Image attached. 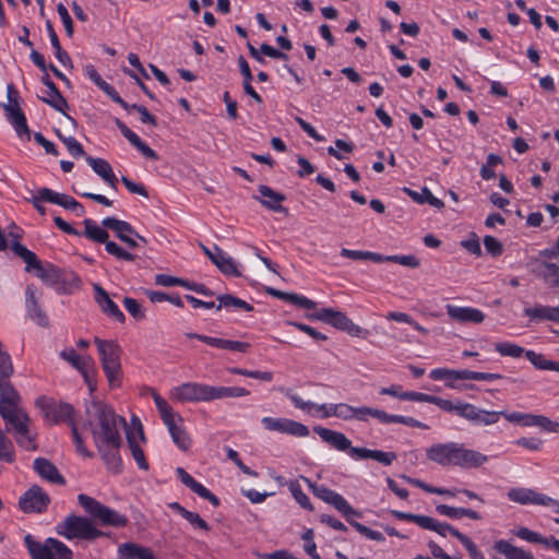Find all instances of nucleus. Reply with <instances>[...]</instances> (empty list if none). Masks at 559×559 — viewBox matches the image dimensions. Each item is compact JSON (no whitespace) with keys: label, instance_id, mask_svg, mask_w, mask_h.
Returning <instances> with one entry per match:
<instances>
[{"label":"nucleus","instance_id":"7ed1b4c3","mask_svg":"<svg viewBox=\"0 0 559 559\" xmlns=\"http://www.w3.org/2000/svg\"><path fill=\"white\" fill-rule=\"evenodd\" d=\"M171 399L178 402H209L213 400L240 397L249 391L238 386H213L197 382H187L171 390Z\"/></svg>","mask_w":559,"mask_h":559},{"label":"nucleus","instance_id":"09e8293b","mask_svg":"<svg viewBox=\"0 0 559 559\" xmlns=\"http://www.w3.org/2000/svg\"><path fill=\"white\" fill-rule=\"evenodd\" d=\"M126 552V557L130 559H154L153 552L150 548L139 546L133 543H127L121 546Z\"/></svg>","mask_w":559,"mask_h":559},{"label":"nucleus","instance_id":"412c9836","mask_svg":"<svg viewBox=\"0 0 559 559\" xmlns=\"http://www.w3.org/2000/svg\"><path fill=\"white\" fill-rule=\"evenodd\" d=\"M102 225L105 228L114 230L116 236L130 248H136L139 246L138 241L131 237L134 236L135 230L128 222L115 217H106L102 221Z\"/></svg>","mask_w":559,"mask_h":559},{"label":"nucleus","instance_id":"69168bd1","mask_svg":"<svg viewBox=\"0 0 559 559\" xmlns=\"http://www.w3.org/2000/svg\"><path fill=\"white\" fill-rule=\"evenodd\" d=\"M105 249L106 251L116 257L117 259L126 260V261H134L135 255L126 251L120 246H118L116 242L107 240L105 242Z\"/></svg>","mask_w":559,"mask_h":559},{"label":"nucleus","instance_id":"4d7b16f0","mask_svg":"<svg viewBox=\"0 0 559 559\" xmlns=\"http://www.w3.org/2000/svg\"><path fill=\"white\" fill-rule=\"evenodd\" d=\"M40 99L55 108L56 110L63 112L68 108L67 99L61 95L60 91H50L47 97H40Z\"/></svg>","mask_w":559,"mask_h":559},{"label":"nucleus","instance_id":"20e7f679","mask_svg":"<svg viewBox=\"0 0 559 559\" xmlns=\"http://www.w3.org/2000/svg\"><path fill=\"white\" fill-rule=\"evenodd\" d=\"M36 406L40 408L44 417L51 424L68 423L71 426L73 441L76 451L86 457H92L93 454L84 445L83 438L73 420V407L68 403H57L46 396H39L36 400Z\"/></svg>","mask_w":559,"mask_h":559},{"label":"nucleus","instance_id":"393cba45","mask_svg":"<svg viewBox=\"0 0 559 559\" xmlns=\"http://www.w3.org/2000/svg\"><path fill=\"white\" fill-rule=\"evenodd\" d=\"M121 441H116L112 444L104 443L100 445H95L104 460L107 468L114 473H120L122 468V461L119 455V449L121 447Z\"/></svg>","mask_w":559,"mask_h":559},{"label":"nucleus","instance_id":"bb28decb","mask_svg":"<svg viewBox=\"0 0 559 559\" xmlns=\"http://www.w3.org/2000/svg\"><path fill=\"white\" fill-rule=\"evenodd\" d=\"M95 290V299L99 307L102 308L103 312H105L107 316L114 318L118 322L122 323L126 321V317L123 312L119 309L117 304H115L107 292L102 288L98 284L94 285Z\"/></svg>","mask_w":559,"mask_h":559},{"label":"nucleus","instance_id":"2eb2a0df","mask_svg":"<svg viewBox=\"0 0 559 559\" xmlns=\"http://www.w3.org/2000/svg\"><path fill=\"white\" fill-rule=\"evenodd\" d=\"M459 442L435 443L426 450L427 459L445 466H455Z\"/></svg>","mask_w":559,"mask_h":559},{"label":"nucleus","instance_id":"774afa93","mask_svg":"<svg viewBox=\"0 0 559 559\" xmlns=\"http://www.w3.org/2000/svg\"><path fill=\"white\" fill-rule=\"evenodd\" d=\"M483 241L485 249L489 254L492 257H499L502 254L503 246L497 238L493 236H485Z\"/></svg>","mask_w":559,"mask_h":559},{"label":"nucleus","instance_id":"79ce46f5","mask_svg":"<svg viewBox=\"0 0 559 559\" xmlns=\"http://www.w3.org/2000/svg\"><path fill=\"white\" fill-rule=\"evenodd\" d=\"M41 198H44L46 202L58 204L67 210H71L73 203L75 202V199L71 195L55 192L49 188L41 189Z\"/></svg>","mask_w":559,"mask_h":559},{"label":"nucleus","instance_id":"37998d69","mask_svg":"<svg viewBox=\"0 0 559 559\" xmlns=\"http://www.w3.org/2000/svg\"><path fill=\"white\" fill-rule=\"evenodd\" d=\"M524 313L532 319L548 320L558 323L557 311L555 307L550 306H536L534 308H526Z\"/></svg>","mask_w":559,"mask_h":559},{"label":"nucleus","instance_id":"1a4fd4ad","mask_svg":"<svg viewBox=\"0 0 559 559\" xmlns=\"http://www.w3.org/2000/svg\"><path fill=\"white\" fill-rule=\"evenodd\" d=\"M309 320L322 321L335 329L346 331L353 336H359L361 328L355 324L345 313L332 308H322L313 313L306 314Z\"/></svg>","mask_w":559,"mask_h":559},{"label":"nucleus","instance_id":"f3484780","mask_svg":"<svg viewBox=\"0 0 559 559\" xmlns=\"http://www.w3.org/2000/svg\"><path fill=\"white\" fill-rule=\"evenodd\" d=\"M462 418L478 426H491L499 421L501 412L486 411L467 403L466 407L462 409Z\"/></svg>","mask_w":559,"mask_h":559},{"label":"nucleus","instance_id":"a19ab883","mask_svg":"<svg viewBox=\"0 0 559 559\" xmlns=\"http://www.w3.org/2000/svg\"><path fill=\"white\" fill-rule=\"evenodd\" d=\"M218 305L216 306L217 310H221L222 308L230 309H240L246 312H250L253 310V306L248 304L246 300H242L238 297H235L233 295L226 294L221 295L217 297Z\"/></svg>","mask_w":559,"mask_h":559},{"label":"nucleus","instance_id":"39448f33","mask_svg":"<svg viewBox=\"0 0 559 559\" xmlns=\"http://www.w3.org/2000/svg\"><path fill=\"white\" fill-rule=\"evenodd\" d=\"M95 344L110 386H119L121 384V347L114 341H105L98 337L95 338Z\"/></svg>","mask_w":559,"mask_h":559},{"label":"nucleus","instance_id":"ea45409f","mask_svg":"<svg viewBox=\"0 0 559 559\" xmlns=\"http://www.w3.org/2000/svg\"><path fill=\"white\" fill-rule=\"evenodd\" d=\"M121 133L134 147H136L142 153L143 156L152 160L158 159L156 152L152 150L145 142H143L131 129L127 128Z\"/></svg>","mask_w":559,"mask_h":559},{"label":"nucleus","instance_id":"4be33fe9","mask_svg":"<svg viewBox=\"0 0 559 559\" xmlns=\"http://www.w3.org/2000/svg\"><path fill=\"white\" fill-rule=\"evenodd\" d=\"M167 427L174 443L182 451H188L191 447V439L183 428V419L178 414L170 419L164 421Z\"/></svg>","mask_w":559,"mask_h":559},{"label":"nucleus","instance_id":"6e6d98bb","mask_svg":"<svg viewBox=\"0 0 559 559\" xmlns=\"http://www.w3.org/2000/svg\"><path fill=\"white\" fill-rule=\"evenodd\" d=\"M61 283V290L64 294H72L81 287V278L78 274L70 272L67 274H61V278L59 281Z\"/></svg>","mask_w":559,"mask_h":559},{"label":"nucleus","instance_id":"c03bdc74","mask_svg":"<svg viewBox=\"0 0 559 559\" xmlns=\"http://www.w3.org/2000/svg\"><path fill=\"white\" fill-rule=\"evenodd\" d=\"M84 236L99 243H105L109 238V234L104 228L88 218L84 221Z\"/></svg>","mask_w":559,"mask_h":559},{"label":"nucleus","instance_id":"b1692460","mask_svg":"<svg viewBox=\"0 0 559 559\" xmlns=\"http://www.w3.org/2000/svg\"><path fill=\"white\" fill-rule=\"evenodd\" d=\"M176 474L180 481L190 488L194 493H197L199 497L210 501L214 507L219 506V499L212 493L206 487H204L202 484L198 483L190 474H188L185 468L177 467Z\"/></svg>","mask_w":559,"mask_h":559},{"label":"nucleus","instance_id":"c756f323","mask_svg":"<svg viewBox=\"0 0 559 559\" xmlns=\"http://www.w3.org/2000/svg\"><path fill=\"white\" fill-rule=\"evenodd\" d=\"M86 162L105 182L112 189H117L118 179L112 171L111 165L106 159L87 156Z\"/></svg>","mask_w":559,"mask_h":559},{"label":"nucleus","instance_id":"8fccbe9b","mask_svg":"<svg viewBox=\"0 0 559 559\" xmlns=\"http://www.w3.org/2000/svg\"><path fill=\"white\" fill-rule=\"evenodd\" d=\"M340 253L342 257L352 260H371L376 263H382V254L371 251L350 250L343 248Z\"/></svg>","mask_w":559,"mask_h":559},{"label":"nucleus","instance_id":"13d9d810","mask_svg":"<svg viewBox=\"0 0 559 559\" xmlns=\"http://www.w3.org/2000/svg\"><path fill=\"white\" fill-rule=\"evenodd\" d=\"M382 262H394L403 266L417 269L420 265L419 259L414 254L408 255H382Z\"/></svg>","mask_w":559,"mask_h":559},{"label":"nucleus","instance_id":"c9c22d12","mask_svg":"<svg viewBox=\"0 0 559 559\" xmlns=\"http://www.w3.org/2000/svg\"><path fill=\"white\" fill-rule=\"evenodd\" d=\"M15 442L26 451H36V433L32 431L29 425L22 427L21 429H16V431L12 432Z\"/></svg>","mask_w":559,"mask_h":559},{"label":"nucleus","instance_id":"a211bd4d","mask_svg":"<svg viewBox=\"0 0 559 559\" xmlns=\"http://www.w3.org/2000/svg\"><path fill=\"white\" fill-rule=\"evenodd\" d=\"M445 310L449 318L459 323L478 324L485 320V313L476 308L447 305Z\"/></svg>","mask_w":559,"mask_h":559},{"label":"nucleus","instance_id":"f8f14e48","mask_svg":"<svg viewBox=\"0 0 559 559\" xmlns=\"http://www.w3.org/2000/svg\"><path fill=\"white\" fill-rule=\"evenodd\" d=\"M8 104L3 106L8 120L14 127L19 135H26L29 138V130L26 123L25 115L23 114L19 104V92L13 84L7 87Z\"/></svg>","mask_w":559,"mask_h":559},{"label":"nucleus","instance_id":"ddd939ff","mask_svg":"<svg viewBox=\"0 0 559 559\" xmlns=\"http://www.w3.org/2000/svg\"><path fill=\"white\" fill-rule=\"evenodd\" d=\"M131 423H132L133 429L132 430L128 429L126 431L127 440H128V444H129L131 454H132L134 461L136 462L138 466L141 469L147 471L148 463L145 459L144 452H143L141 445L139 444V440H138V438H139L141 441H143V442L145 441L143 426H142L140 419L135 416L132 417Z\"/></svg>","mask_w":559,"mask_h":559},{"label":"nucleus","instance_id":"680f3d73","mask_svg":"<svg viewBox=\"0 0 559 559\" xmlns=\"http://www.w3.org/2000/svg\"><path fill=\"white\" fill-rule=\"evenodd\" d=\"M152 394L163 421H166V419H170L171 417L178 415V413L174 412V409L168 405L167 401H165L159 394H157L155 391H153Z\"/></svg>","mask_w":559,"mask_h":559},{"label":"nucleus","instance_id":"0e129e2a","mask_svg":"<svg viewBox=\"0 0 559 559\" xmlns=\"http://www.w3.org/2000/svg\"><path fill=\"white\" fill-rule=\"evenodd\" d=\"M347 522L353 527H355L357 530V532H359L361 535L366 536L367 538H369L371 540H376V542H384L385 540L383 534L379 531H373V530L369 528L368 526H366L359 522L353 521L350 519Z\"/></svg>","mask_w":559,"mask_h":559},{"label":"nucleus","instance_id":"a878e982","mask_svg":"<svg viewBox=\"0 0 559 559\" xmlns=\"http://www.w3.org/2000/svg\"><path fill=\"white\" fill-rule=\"evenodd\" d=\"M313 431L319 435V437L334 449L338 451H346L353 448L350 440L343 433L335 430H331L329 428H324L321 426H317L313 428Z\"/></svg>","mask_w":559,"mask_h":559},{"label":"nucleus","instance_id":"9b49d317","mask_svg":"<svg viewBox=\"0 0 559 559\" xmlns=\"http://www.w3.org/2000/svg\"><path fill=\"white\" fill-rule=\"evenodd\" d=\"M305 480L309 484V487L316 497L329 504H332L346 518L347 521H349L350 516H361V513L353 509L346 499L338 492L333 491L323 485H314L307 478H305Z\"/></svg>","mask_w":559,"mask_h":559},{"label":"nucleus","instance_id":"6e6552de","mask_svg":"<svg viewBox=\"0 0 559 559\" xmlns=\"http://www.w3.org/2000/svg\"><path fill=\"white\" fill-rule=\"evenodd\" d=\"M24 544L32 559H72V550L56 538L36 542L31 534L24 536Z\"/></svg>","mask_w":559,"mask_h":559},{"label":"nucleus","instance_id":"3c124183","mask_svg":"<svg viewBox=\"0 0 559 559\" xmlns=\"http://www.w3.org/2000/svg\"><path fill=\"white\" fill-rule=\"evenodd\" d=\"M495 349L501 356L512 358H519L526 353V350L522 346H519L510 342H498L495 344Z\"/></svg>","mask_w":559,"mask_h":559},{"label":"nucleus","instance_id":"f257e3e1","mask_svg":"<svg viewBox=\"0 0 559 559\" xmlns=\"http://www.w3.org/2000/svg\"><path fill=\"white\" fill-rule=\"evenodd\" d=\"M78 502L90 518L70 514L56 526L57 534L69 540L91 542L105 536V533L97 528L96 524L120 528L129 523L126 515L85 493L78 496Z\"/></svg>","mask_w":559,"mask_h":559},{"label":"nucleus","instance_id":"7c9ffc66","mask_svg":"<svg viewBox=\"0 0 559 559\" xmlns=\"http://www.w3.org/2000/svg\"><path fill=\"white\" fill-rule=\"evenodd\" d=\"M492 549L503 555L507 559H536L531 551L516 547L504 539L496 540Z\"/></svg>","mask_w":559,"mask_h":559},{"label":"nucleus","instance_id":"e2e57ef3","mask_svg":"<svg viewBox=\"0 0 559 559\" xmlns=\"http://www.w3.org/2000/svg\"><path fill=\"white\" fill-rule=\"evenodd\" d=\"M283 433L292 435L295 437H307L309 435V429L301 423L286 418Z\"/></svg>","mask_w":559,"mask_h":559},{"label":"nucleus","instance_id":"5fc2aeb1","mask_svg":"<svg viewBox=\"0 0 559 559\" xmlns=\"http://www.w3.org/2000/svg\"><path fill=\"white\" fill-rule=\"evenodd\" d=\"M388 320L396 321V322H403L412 325L416 331L420 332L424 335H427L429 331L420 325L418 322H416L409 314L405 312H389L386 316Z\"/></svg>","mask_w":559,"mask_h":559},{"label":"nucleus","instance_id":"6ab92c4d","mask_svg":"<svg viewBox=\"0 0 559 559\" xmlns=\"http://www.w3.org/2000/svg\"><path fill=\"white\" fill-rule=\"evenodd\" d=\"M488 461V456L473 449H467L463 443L457 444L455 466L461 468H478Z\"/></svg>","mask_w":559,"mask_h":559},{"label":"nucleus","instance_id":"5701e85b","mask_svg":"<svg viewBox=\"0 0 559 559\" xmlns=\"http://www.w3.org/2000/svg\"><path fill=\"white\" fill-rule=\"evenodd\" d=\"M187 336L190 338L199 340L212 347L227 349V350H231V352L246 353L250 348L249 343L239 342V341L212 337V336L198 334V333H187Z\"/></svg>","mask_w":559,"mask_h":559},{"label":"nucleus","instance_id":"0eeeda50","mask_svg":"<svg viewBox=\"0 0 559 559\" xmlns=\"http://www.w3.org/2000/svg\"><path fill=\"white\" fill-rule=\"evenodd\" d=\"M286 396L290 400L296 408H299L304 412L311 413L312 411L321 412L322 418H329L335 416L343 420H352L355 419V407L346 404H314L310 401H304L298 394L294 393L293 390H286Z\"/></svg>","mask_w":559,"mask_h":559},{"label":"nucleus","instance_id":"338daca9","mask_svg":"<svg viewBox=\"0 0 559 559\" xmlns=\"http://www.w3.org/2000/svg\"><path fill=\"white\" fill-rule=\"evenodd\" d=\"M388 424H403L405 426L420 428V429L429 428L426 424H424L413 417H406V416H402V415H391L390 414Z\"/></svg>","mask_w":559,"mask_h":559},{"label":"nucleus","instance_id":"bf43d9fd","mask_svg":"<svg viewBox=\"0 0 559 559\" xmlns=\"http://www.w3.org/2000/svg\"><path fill=\"white\" fill-rule=\"evenodd\" d=\"M288 488H289L293 497L295 498V500L300 504V507H302L304 509H307V510H312V504L310 502V499L301 490V487L297 480H292L288 484Z\"/></svg>","mask_w":559,"mask_h":559},{"label":"nucleus","instance_id":"473e14b6","mask_svg":"<svg viewBox=\"0 0 559 559\" xmlns=\"http://www.w3.org/2000/svg\"><path fill=\"white\" fill-rule=\"evenodd\" d=\"M213 264L225 275L227 276H241L236 262L229 255H227L223 250L215 246V259H213Z\"/></svg>","mask_w":559,"mask_h":559},{"label":"nucleus","instance_id":"f03ea898","mask_svg":"<svg viewBox=\"0 0 559 559\" xmlns=\"http://www.w3.org/2000/svg\"><path fill=\"white\" fill-rule=\"evenodd\" d=\"M86 424L90 427L95 445H103L105 442L112 444L121 441L119 427H127L126 419L118 416L114 408L102 402H92L86 407Z\"/></svg>","mask_w":559,"mask_h":559},{"label":"nucleus","instance_id":"603ef678","mask_svg":"<svg viewBox=\"0 0 559 559\" xmlns=\"http://www.w3.org/2000/svg\"><path fill=\"white\" fill-rule=\"evenodd\" d=\"M60 355L76 370L84 369L85 365L92 364V359L90 357H81L73 348H66L64 350L61 352Z\"/></svg>","mask_w":559,"mask_h":559},{"label":"nucleus","instance_id":"72a5a7b5","mask_svg":"<svg viewBox=\"0 0 559 559\" xmlns=\"http://www.w3.org/2000/svg\"><path fill=\"white\" fill-rule=\"evenodd\" d=\"M266 293L281 300L288 301L299 308L314 309L317 307V304L313 300L295 293H286L275 288H266Z\"/></svg>","mask_w":559,"mask_h":559},{"label":"nucleus","instance_id":"de8ad7c7","mask_svg":"<svg viewBox=\"0 0 559 559\" xmlns=\"http://www.w3.org/2000/svg\"><path fill=\"white\" fill-rule=\"evenodd\" d=\"M511 533L513 535L518 536L519 538L526 540L528 543L542 544V545L546 546L547 548L549 547V537H544L540 534H538L537 532L531 531L527 527L522 526V527H519L518 530L511 531Z\"/></svg>","mask_w":559,"mask_h":559},{"label":"nucleus","instance_id":"864d4df0","mask_svg":"<svg viewBox=\"0 0 559 559\" xmlns=\"http://www.w3.org/2000/svg\"><path fill=\"white\" fill-rule=\"evenodd\" d=\"M431 404L439 406L441 409H443L445 412L455 413L456 415L462 417L463 416L462 409L466 407L467 403L461 402V401L453 403L450 400H444V399L433 395V400H432Z\"/></svg>","mask_w":559,"mask_h":559},{"label":"nucleus","instance_id":"4468645a","mask_svg":"<svg viewBox=\"0 0 559 559\" xmlns=\"http://www.w3.org/2000/svg\"><path fill=\"white\" fill-rule=\"evenodd\" d=\"M49 503V496L38 486L31 487L19 500V506L25 513H41Z\"/></svg>","mask_w":559,"mask_h":559},{"label":"nucleus","instance_id":"c85d7f7f","mask_svg":"<svg viewBox=\"0 0 559 559\" xmlns=\"http://www.w3.org/2000/svg\"><path fill=\"white\" fill-rule=\"evenodd\" d=\"M34 469L37 472V474L53 484H60L64 485L66 480L62 477V475L57 469L56 465L52 464L49 460L44 457H37L34 461Z\"/></svg>","mask_w":559,"mask_h":559},{"label":"nucleus","instance_id":"58836bf2","mask_svg":"<svg viewBox=\"0 0 559 559\" xmlns=\"http://www.w3.org/2000/svg\"><path fill=\"white\" fill-rule=\"evenodd\" d=\"M121 133L134 147H136L142 153L143 156L152 160L158 159L156 152L152 150L145 142H143L131 129L127 128Z\"/></svg>","mask_w":559,"mask_h":559},{"label":"nucleus","instance_id":"9d476101","mask_svg":"<svg viewBox=\"0 0 559 559\" xmlns=\"http://www.w3.org/2000/svg\"><path fill=\"white\" fill-rule=\"evenodd\" d=\"M424 528L433 531L443 537H445L447 534H451L462 543V545L467 550L471 559H485L484 554L477 548L475 543L468 536L462 534L450 524L440 523L433 518L427 516V522H425Z\"/></svg>","mask_w":559,"mask_h":559},{"label":"nucleus","instance_id":"e433bc0d","mask_svg":"<svg viewBox=\"0 0 559 559\" xmlns=\"http://www.w3.org/2000/svg\"><path fill=\"white\" fill-rule=\"evenodd\" d=\"M538 276L551 288L559 287V265L552 262H540Z\"/></svg>","mask_w":559,"mask_h":559},{"label":"nucleus","instance_id":"f704fd0d","mask_svg":"<svg viewBox=\"0 0 559 559\" xmlns=\"http://www.w3.org/2000/svg\"><path fill=\"white\" fill-rule=\"evenodd\" d=\"M543 493L528 488H512L508 491V498L521 504H538Z\"/></svg>","mask_w":559,"mask_h":559},{"label":"nucleus","instance_id":"49530a36","mask_svg":"<svg viewBox=\"0 0 559 559\" xmlns=\"http://www.w3.org/2000/svg\"><path fill=\"white\" fill-rule=\"evenodd\" d=\"M389 415L390 414L378 408H372L368 406L355 407V419L361 421H366L368 416H371L382 424H388Z\"/></svg>","mask_w":559,"mask_h":559},{"label":"nucleus","instance_id":"4c0bfd02","mask_svg":"<svg viewBox=\"0 0 559 559\" xmlns=\"http://www.w3.org/2000/svg\"><path fill=\"white\" fill-rule=\"evenodd\" d=\"M404 191L417 203L419 204H424V203H428L429 205L438 209V210H441L444 207V203L443 201H441L440 199L436 198L431 191L424 187L421 189V192H417V191H414L409 188H404Z\"/></svg>","mask_w":559,"mask_h":559},{"label":"nucleus","instance_id":"052dcab7","mask_svg":"<svg viewBox=\"0 0 559 559\" xmlns=\"http://www.w3.org/2000/svg\"><path fill=\"white\" fill-rule=\"evenodd\" d=\"M123 306L135 320L141 321L145 319V310L136 299L124 297Z\"/></svg>","mask_w":559,"mask_h":559},{"label":"nucleus","instance_id":"dca6fc26","mask_svg":"<svg viewBox=\"0 0 559 559\" xmlns=\"http://www.w3.org/2000/svg\"><path fill=\"white\" fill-rule=\"evenodd\" d=\"M40 296L34 285H28L25 290V306L28 317L39 326L46 328L49 324L46 312L39 305Z\"/></svg>","mask_w":559,"mask_h":559},{"label":"nucleus","instance_id":"2f4dec72","mask_svg":"<svg viewBox=\"0 0 559 559\" xmlns=\"http://www.w3.org/2000/svg\"><path fill=\"white\" fill-rule=\"evenodd\" d=\"M350 454L357 459H372L385 466H389L396 460L394 452H383L380 450H370L367 448H352Z\"/></svg>","mask_w":559,"mask_h":559},{"label":"nucleus","instance_id":"a18cd8bd","mask_svg":"<svg viewBox=\"0 0 559 559\" xmlns=\"http://www.w3.org/2000/svg\"><path fill=\"white\" fill-rule=\"evenodd\" d=\"M525 357L535 368L539 370H552L559 372V362L546 359L543 354H537L533 350H526Z\"/></svg>","mask_w":559,"mask_h":559},{"label":"nucleus","instance_id":"cd10ccee","mask_svg":"<svg viewBox=\"0 0 559 559\" xmlns=\"http://www.w3.org/2000/svg\"><path fill=\"white\" fill-rule=\"evenodd\" d=\"M261 198H257V200L266 209L274 212H284L285 207L282 206V203L286 200L285 194L274 191L269 186L261 185L258 188Z\"/></svg>","mask_w":559,"mask_h":559},{"label":"nucleus","instance_id":"aec40b11","mask_svg":"<svg viewBox=\"0 0 559 559\" xmlns=\"http://www.w3.org/2000/svg\"><path fill=\"white\" fill-rule=\"evenodd\" d=\"M0 416L5 424L7 432H14L16 429H21L22 427L31 424V418L22 407V405H17L11 408H3L0 412Z\"/></svg>","mask_w":559,"mask_h":559},{"label":"nucleus","instance_id":"423d86ee","mask_svg":"<svg viewBox=\"0 0 559 559\" xmlns=\"http://www.w3.org/2000/svg\"><path fill=\"white\" fill-rule=\"evenodd\" d=\"M12 251L20 257L25 263L26 272H35V275L40 278L45 284L53 286L59 283L61 278L60 270L52 264H43L34 252L28 250L19 241H13L11 245Z\"/></svg>","mask_w":559,"mask_h":559}]
</instances>
